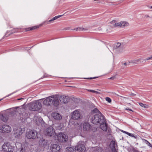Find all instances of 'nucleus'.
Listing matches in <instances>:
<instances>
[{"instance_id": "obj_1", "label": "nucleus", "mask_w": 152, "mask_h": 152, "mask_svg": "<svg viewBox=\"0 0 152 152\" xmlns=\"http://www.w3.org/2000/svg\"><path fill=\"white\" fill-rule=\"evenodd\" d=\"M58 95L55 94L30 103V104H59L60 103Z\"/></svg>"}, {"instance_id": "obj_2", "label": "nucleus", "mask_w": 152, "mask_h": 152, "mask_svg": "<svg viewBox=\"0 0 152 152\" xmlns=\"http://www.w3.org/2000/svg\"><path fill=\"white\" fill-rule=\"evenodd\" d=\"M104 119L102 114L101 113H99L96 114L92 117L91 121L92 123L96 124L99 123H100L102 121H104Z\"/></svg>"}, {"instance_id": "obj_3", "label": "nucleus", "mask_w": 152, "mask_h": 152, "mask_svg": "<svg viewBox=\"0 0 152 152\" xmlns=\"http://www.w3.org/2000/svg\"><path fill=\"white\" fill-rule=\"evenodd\" d=\"M26 137L28 139H36L38 137V133L34 130H31L26 132Z\"/></svg>"}, {"instance_id": "obj_4", "label": "nucleus", "mask_w": 152, "mask_h": 152, "mask_svg": "<svg viewBox=\"0 0 152 152\" xmlns=\"http://www.w3.org/2000/svg\"><path fill=\"white\" fill-rule=\"evenodd\" d=\"M2 151L4 152H13L14 148L9 143H4L2 146Z\"/></svg>"}, {"instance_id": "obj_5", "label": "nucleus", "mask_w": 152, "mask_h": 152, "mask_svg": "<svg viewBox=\"0 0 152 152\" xmlns=\"http://www.w3.org/2000/svg\"><path fill=\"white\" fill-rule=\"evenodd\" d=\"M82 116L78 110L74 111L71 113V118L74 120H78L81 119Z\"/></svg>"}, {"instance_id": "obj_6", "label": "nucleus", "mask_w": 152, "mask_h": 152, "mask_svg": "<svg viewBox=\"0 0 152 152\" xmlns=\"http://www.w3.org/2000/svg\"><path fill=\"white\" fill-rule=\"evenodd\" d=\"M75 149L79 152H83L86 150L84 142H79L77 145L75 147Z\"/></svg>"}, {"instance_id": "obj_7", "label": "nucleus", "mask_w": 152, "mask_h": 152, "mask_svg": "<svg viewBox=\"0 0 152 152\" xmlns=\"http://www.w3.org/2000/svg\"><path fill=\"white\" fill-rule=\"evenodd\" d=\"M57 139L59 142H64L68 140V137L65 134L60 133L57 135Z\"/></svg>"}, {"instance_id": "obj_8", "label": "nucleus", "mask_w": 152, "mask_h": 152, "mask_svg": "<svg viewBox=\"0 0 152 152\" xmlns=\"http://www.w3.org/2000/svg\"><path fill=\"white\" fill-rule=\"evenodd\" d=\"M25 131L24 128H21L20 127H16L14 128V134L15 137H18L21 135Z\"/></svg>"}, {"instance_id": "obj_9", "label": "nucleus", "mask_w": 152, "mask_h": 152, "mask_svg": "<svg viewBox=\"0 0 152 152\" xmlns=\"http://www.w3.org/2000/svg\"><path fill=\"white\" fill-rule=\"evenodd\" d=\"M124 49V45L123 43L118 42L115 43L113 46V49H117L119 52H122Z\"/></svg>"}, {"instance_id": "obj_10", "label": "nucleus", "mask_w": 152, "mask_h": 152, "mask_svg": "<svg viewBox=\"0 0 152 152\" xmlns=\"http://www.w3.org/2000/svg\"><path fill=\"white\" fill-rule=\"evenodd\" d=\"M59 99L60 104H67L69 100V98L68 97L64 95H61Z\"/></svg>"}, {"instance_id": "obj_11", "label": "nucleus", "mask_w": 152, "mask_h": 152, "mask_svg": "<svg viewBox=\"0 0 152 152\" xmlns=\"http://www.w3.org/2000/svg\"><path fill=\"white\" fill-rule=\"evenodd\" d=\"M0 130H1L2 132L8 133L11 132V128L10 126L4 125L2 126Z\"/></svg>"}, {"instance_id": "obj_12", "label": "nucleus", "mask_w": 152, "mask_h": 152, "mask_svg": "<svg viewBox=\"0 0 152 152\" xmlns=\"http://www.w3.org/2000/svg\"><path fill=\"white\" fill-rule=\"evenodd\" d=\"M60 148V146L56 144L52 145L50 147V150L52 152H58Z\"/></svg>"}, {"instance_id": "obj_13", "label": "nucleus", "mask_w": 152, "mask_h": 152, "mask_svg": "<svg viewBox=\"0 0 152 152\" xmlns=\"http://www.w3.org/2000/svg\"><path fill=\"white\" fill-rule=\"evenodd\" d=\"M47 135L51 136L53 135L55 133V131L52 127H50L47 129L46 130Z\"/></svg>"}, {"instance_id": "obj_14", "label": "nucleus", "mask_w": 152, "mask_h": 152, "mask_svg": "<svg viewBox=\"0 0 152 152\" xmlns=\"http://www.w3.org/2000/svg\"><path fill=\"white\" fill-rule=\"evenodd\" d=\"M51 116L55 120L58 121L61 120L62 118L61 115L60 114L56 112L53 113L51 114Z\"/></svg>"}, {"instance_id": "obj_15", "label": "nucleus", "mask_w": 152, "mask_h": 152, "mask_svg": "<svg viewBox=\"0 0 152 152\" xmlns=\"http://www.w3.org/2000/svg\"><path fill=\"white\" fill-rule=\"evenodd\" d=\"M29 109L32 111H37L39 110L42 107L41 105H30Z\"/></svg>"}, {"instance_id": "obj_16", "label": "nucleus", "mask_w": 152, "mask_h": 152, "mask_svg": "<svg viewBox=\"0 0 152 152\" xmlns=\"http://www.w3.org/2000/svg\"><path fill=\"white\" fill-rule=\"evenodd\" d=\"M99 124H100V128L103 130L106 131L107 130V126L105 122V120L104 119V121H102Z\"/></svg>"}, {"instance_id": "obj_17", "label": "nucleus", "mask_w": 152, "mask_h": 152, "mask_svg": "<svg viewBox=\"0 0 152 152\" xmlns=\"http://www.w3.org/2000/svg\"><path fill=\"white\" fill-rule=\"evenodd\" d=\"M118 27H124L129 25V23L126 21H121L118 22Z\"/></svg>"}, {"instance_id": "obj_18", "label": "nucleus", "mask_w": 152, "mask_h": 152, "mask_svg": "<svg viewBox=\"0 0 152 152\" xmlns=\"http://www.w3.org/2000/svg\"><path fill=\"white\" fill-rule=\"evenodd\" d=\"M39 143L40 145L43 146L46 144L47 141L42 137L40 138V140L39 141Z\"/></svg>"}, {"instance_id": "obj_19", "label": "nucleus", "mask_w": 152, "mask_h": 152, "mask_svg": "<svg viewBox=\"0 0 152 152\" xmlns=\"http://www.w3.org/2000/svg\"><path fill=\"white\" fill-rule=\"evenodd\" d=\"M90 125L87 122H84L83 124L84 130L86 131L88 130L90 128Z\"/></svg>"}, {"instance_id": "obj_20", "label": "nucleus", "mask_w": 152, "mask_h": 152, "mask_svg": "<svg viewBox=\"0 0 152 152\" xmlns=\"http://www.w3.org/2000/svg\"><path fill=\"white\" fill-rule=\"evenodd\" d=\"M7 117L5 115L0 114V119L4 122L6 121L7 120Z\"/></svg>"}, {"instance_id": "obj_21", "label": "nucleus", "mask_w": 152, "mask_h": 152, "mask_svg": "<svg viewBox=\"0 0 152 152\" xmlns=\"http://www.w3.org/2000/svg\"><path fill=\"white\" fill-rule=\"evenodd\" d=\"M111 26L113 27H118V22L116 21L113 20L110 22Z\"/></svg>"}, {"instance_id": "obj_22", "label": "nucleus", "mask_w": 152, "mask_h": 152, "mask_svg": "<svg viewBox=\"0 0 152 152\" xmlns=\"http://www.w3.org/2000/svg\"><path fill=\"white\" fill-rule=\"evenodd\" d=\"M141 60V59L133 60L129 62L130 63H133L134 64H137L139 63Z\"/></svg>"}, {"instance_id": "obj_23", "label": "nucleus", "mask_w": 152, "mask_h": 152, "mask_svg": "<svg viewBox=\"0 0 152 152\" xmlns=\"http://www.w3.org/2000/svg\"><path fill=\"white\" fill-rule=\"evenodd\" d=\"M117 145L115 142L114 141H112L110 143V146L113 147L114 150H115V147L116 145Z\"/></svg>"}, {"instance_id": "obj_24", "label": "nucleus", "mask_w": 152, "mask_h": 152, "mask_svg": "<svg viewBox=\"0 0 152 152\" xmlns=\"http://www.w3.org/2000/svg\"><path fill=\"white\" fill-rule=\"evenodd\" d=\"M63 15H60L55 16V17H53L52 19L50 20L48 22H51L52 21L56 19H57L60 18V17L62 16Z\"/></svg>"}, {"instance_id": "obj_25", "label": "nucleus", "mask_w": 152, "mask_h": 152, "mask_svg": "<svg viewBox=\"0 0 152 152\" xmlns=\"http://www.w3.org/2000/svg\"><path fill=\"white\" fill-rule=\"evenodd\" d=\"M142 140L144 142H145L148 146L152 148V145L148 141L144 139H142Z\"/></svg>"}, {"instance_id": "obj_26", "label": "nucleus", "mask_w": 152, "mask_h": 152, "mask_svg": "<svg viewBox=\"0 0 152 152\" xmlns=\"http://www.w3.org/2000/svg\"><path fill=\"white\" fill-rule=\"evenodd\" d=\"M93 152H104L103 149L101 148H98L94 150Z\"/></svg>"}, {"instance_id": "obj_27", "label": "nucleus", "mask_w": 152, "mask_h": 152, "mask_svg": "<svg viewBox=\"0 0 152 152\" xmlns=\"http://www.w3.org/2000/svg\"><path fill=\"white\" fill-rule=\"evenodd\" d=\"M140 107L139 108L140 109L143 110L144 108H148L149 107L148 105H140Z\"/></svg>"}, {"instance_id": "obj_28", "label": "nucleus", "mask_w": 152, "mask_h": 152, "mask_svg": "<svg viewBox=\"0 0 152 152\" xmlns=\"http://www.w3.org/2000/svg\"><path fill=\"white\" fill-rule=\"evenodd\" d=\"M91 113H101L99 110L96 108H95L94 109L91 111Z\"/></svg>"}, {"instance_id": "obj_29", "label": "nucleus", "mask_w": 152, "mask_h": 152, "mask_svg": "<svg viewBox=\"0 0 152 152\" xmlns=\"http://www.w3.org/2000/svg\"><path fill=\"white\" fill-rule=\"evenodd\" d=\"M122 68H123V69H124L125 68V67H126L127 66V64H126V63L125 62H122Z\"/></svg>"}, {"instance_id": "obj_30", "label": "nucleus", "mask_w": 152, "mask_h": 152, "mask_svg": "<svg viewBox=\"0 0 152 152\" xmlns=\"http://www.w3.org/2000/svg\"><path fill=\"white\" fill-rule=\"evenodd\" d=\"M106 100L109 103H111V99L109 97H106L105 98Z\"/></svg>"}, {"instance_id": "obj_31", "label": "nucleus", "mask_w": 152, "mask_h": 152, "mask_svg": "<svg viewBox=\"0 0 152 152\" xmlns=\"http://www.w3.org/2000/svg\"><path fill=\"white\" fill-rule=\"evenodd\" d=\"M39 27V26H33L32 27H30V30H34L35 29H36L37 28H38Z\"/></svg>"}, {"instance_id": "obj_32", "label": "nucleus", "mask_w": 152, "mask_h": 152, "mask_svg": "<svg viewBox=\"0 0 152 152\" xmlns=\"http://www.w3.org/2000/svg\"><path fill=\"white\" fill-rule=\"evenodd\" d=\"M88 91L90 92L94 93L96 94L99 93V92L92 90H88Z\"/></svg>"}, {"instance_id": "obj_33", "label": "nucleus", "mask_w": 152, "mask_h": 152, "mask_svg": "<svg viewBox=\"0 0 152 152\" xmlns=\"http://www.w3.org/2000/svg\"><path fill=\"white\" fill-rule=\"evenodd\" d=\"M122 98V99L123 100H126V99H127L129 98L128 97H125L122 96H120Z\"/></svg>"}, {"instance_id": "obj_34", "label": "nucleus", "mask_w": 152, "mask_h": 152, "mask_svg": "<svg viewBox=\"0 0 152 152\" xmlns=\"http://www.w3.org/2000/svg\"><path fill=\"white\" fill-rule=\"evenodd\" d=\"M80 31H86V29L85 28H83V27H80Z\"/></svg>"}, {"instance_id": "obj_35", "label": "nucleus", "mask_w": 152, "mask_h": 152, "mask_svg": "<svg viewBox=\"0 0 152 152\" xmlns=\"http://www.w3.org/2000/svg\"><path fill=\"white\" fill-rule=\"evenodd\" d=\"M127 134L129 135V136L131 137H134L133 134H132L128 132H127Z\"/></svg>"}, {"instance_id": "obj_36", "label": "nucleus", "mask_w": 152, "mask_h": 152, "mask_svg": "<svg viewBox=\"0 0 152 152\" xmlns=\"http://www.w3.org/2000/svg\"><path fill=\"white\" fill-rule=\"evenodd\" d=\"M67 150H68L69 151H72V149L71 148L68 147L66 148Z\"/></svg>"}, {"instance_id": "obj_37", "label": "nucleus", "mask_w": 152, "mask_h": 152, "mask_svg": "<svg viewBox=\"0 0 152 152\" xmlns=\"http://www.w3.org/2000/svg\"><path fill=\"white\" fill-rule=\"evenodd\" d=\"M115 78V76H113V77H112L110 78H108V79H110V80H113Z\"/></svg>"}, {"instance_id": "obj_38", "label": "nucleus", "mask_w": 152, "mask_h": 152, "mask_svg": "<svg viewBox=\"0 0 152 152\" xmlns=\"http://www.w3.org/2000/svg\"><path fill=\"white\" fill-rule=\"evenodd\" d=\"M96 77H90V78H84V79H94L95 78H96Z\"/></svg>"}, {"instance_id": "obj_39", "label": "nucleus", "mask_w": 152, "mask_h": 152, "mask_svg": "<svg viewBox=\"0 0 152 152\" xmlns=\"http://www.w3.org/2000/svg\"><path fill=\"white\" fill-rule=\"evenodd\" d=\"M80 27H78V28H75L74 30H75L77 31H80Z\"/></svg>"}, {"instance_id": "obj_40", "label": "nucleus", "mask_w": 152, "mask_h": 152, "mask_svg": "<svg viewBox=\"0 0 152 152\" xmlns=\"http://www.w3.org/2000/svg\"><path fill=\"white\" fill-rule=\"evenodd\" d=\"M25 149L23 148H22L20 151V152H25Z\"/></svg>"}, {"instance_id": "obj_41", "label": "nucleus", "mask_w": 152, "mask_h": 152, "mask_svg": "<svg viewBox=\"0 0 152 152\" xmlns=\"http://www.w3.org/2000/svg\"><path fill=\"white\" fill-rule=\"evenodd\" d=\"M31 30H30V27L26 28V31H31Z\"/></svg>"}, {"instance_id": "obj_42", "label": "nucleus", "mask_w": 152, "mask_h": 152, "mask_svg": "<svg viewBox=\"0 0 152 152\" xmlns=\"http://www.w3.org/2000/svg\"><path fill=\"white\" fill-rule=\"evenodd\" d=\"M151 60V59H150L149 57H148L147 58L144 59V60L145 61H148V60Z\"/></svg>"}, {"instance_id": "obj_43", "label": "nucleus", "mask_w": 152, "mask_h": 152, "mask_svg": "<svg viewBox=\"0 0 152 152\" xmlns=\"http://www.w3.org/2000/svg\"><path fill=\"white\" fill-rule=\"evenodd\" d=\"M145 17L147 18H150V17L148 15H145Z\"/></svg>"}, {"instance_id": "obj_44", "label": "nucleus", "mask_w": 152, "mask_h": 152, "mask_svg": "<svg viewBox=\"0 0 152 152\" xmlns=\"http://www.w3.org/2000/svg\"><path fill=\"white\" fill-rule=\"evenodd\" d=\"M122 132H123V133H124L125 134H127V132H126V131H123V130H121V131Z\"/></svg>"}, {"instance_id": "obj_45", "label": "nucleus", "mask_w": 152, "mask_h": 152, "mask_svg": "<svg viewBox=\"0 0 152 152\" xmlns=\"http://www.w3.org/2000/svg\"><path fill=\"white\" fill-rule=\"evenodd\" d=\"M17 32V31H16V29H14V30H13V32H12V33H14Z\"/></svg>"}, {"instance_id": "obj_46", "label": "nucleus", "mask_w": 152, "mask_h": 152, "mask_svg": "<svg viewBox=\"0 0 152 152\" xmlns=\"http://www.w3.org/2000/svg\"><path fill=\"white\" fill-rule=\"evenodd\" d=\"M126 109L127 110H129L130 111H133L131 109L129 108H126Z\"/></svg>"}, {"instance_id": "obj_47", "label": "nucleus", "mask_w": 152, "mask_h": 152, "mask_svg": "<svg viewBox=\"0 0 152 152\" xmlns=\"http://www.w3.org/2000/svg\"><path fill=\"white\" fill-rule=\"evenodd\" d=\"M130 95L133 96H135L136 95V94L132 93L131 94H130Z\"/></svg>"}, {"instance_id": "obj_48", "label": "nucleus", "mask_w": 152, "mask_h": 152, "mask_svg": "<svg viewBox=\"0 0 152 152\" xmlns=\"http://www.w3.org/2000/svg\"><path fill=\"white\" fill-rule=\"evenodd\" d=\"M134 137L135 138V139L137 138V136H136H136H134V137Z\"/></svg>"}, {"instance_id": "obj_49", "label": "nucleus", "mask_w": 152, "mask_h": 152, "mask_svg": "<svg viewBox=\"0 0 152 152\" xmlns=\"http://www.w3.org/2000/svg\"><path fill=\"white\" fill-rule=\"evenodd\" d=\"M150 59H152V55L150 57H149Z\"/></svg>"}, {"instance_id": "obj_50", "label": "nucleus", "mask_w": 152, "mask_h": 152, "mask_svg": "<svg viewBox=\"0 0 152 152\" xmlns=\"http://www.w3.org/2000/svg\"><path fill=\"white\" fill-rule=\"evenodd\" d=\"M23 98H20V99H18V100H23Z\"/></svg>"}, {"instance_id": "obj_51", "label": "nucleus", "mask_w": 152, "mask_h": 152, "mask_svg": "<svg viewBox=\"0 0 152 152\" xmlns=\"http://www.w3.org/2000/svg\"><path fill=\"white\" fill-rule=\"evenodd\" d=\"M75 100L76 101H80V100L79 99H75Z\"/></svg>"}, {"instance_id": "obj_52", "label": "nucleus", "mask_w": 152, "mask_h": 152, "mask_svg": "<svg viewBox=\"0 0 152 152\" xmlns=\"http://www.w3.org/2000/svg\"><path fill=\"white\" fill-rule=\"evenodd\" d=\"M23 114H24L25 115H27V113H23Z\"/></svg>"}, {"instance_id": "obj_53", "label": "nucleus", "mask_w": 152, "mask_h": 152, "mask_svg": "<svg viewBox=\"0 0 152 152\" xmlns=\"http://www.w3.org/2000/svg\"><path fill=\"white\" fill-rule=\"evenodd\" d=\"M139 104H142V105L144 104H142V103H139Z\"/></svg>"}, {"instance_id": "obj_54", "label": "nucleus", "mask_w": 152, "mask_h": 152, "mask_svg": "<svg viewBox=\"0 0 152 152\" xmlns=\"http://www.w3.org/2000/svg\"><path fill=\"white\" fill-rule=\"evenodd\" d=\"M150 8L152 9V6Z\"/></svg>"}, {"instance_id": "obj_55", "label": "nucleus", "mask_w": 152, "mask_h": 152, "mask_svg": "<svg viewBox=\"0 0 152 152\" xmlns=\"http://www.w3.org/2000/svg\"><path fill=\"white\" fill-rule=\"evenodd\" d=\"M25 103H24L23 104V105L25 104Z\"/></svg>"}, {"instance_id": "obj_56", "label": "nucleus", "mask_w": 152, "mask_h": 152, "mask_svg": "<svg viewBox=\"0 0 152 152\" xmlns=\"http://www.w3.org/2000/svg\"><path fill=\"white\" fill-rule=\"evenodd\" d=\"M2 99H0V101L1 100H2Z\"/></svg>"}]
</instances>
